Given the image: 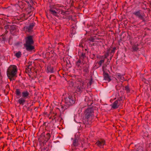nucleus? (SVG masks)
<instances>
[{"mask_svg":"<svg viewBox=\"0 0 151 151\" xmlns=\"http://www.w3.org/2000/svg\"><path fill=\"white\" fill-rule=\"evenodd\" d=\"M17 67L15 65H10L7 69V75L11 81L14 80L17 77Z\"/></svg>","mask_w":151,"mask_h":151,"instance_id":"obj_1","label":"nucleus"},{"mask_svg":"<svg viewBox=\"0 0 151 151\" xmlns=\"http://www.w3.org/2000/svg\"><path fill=\"white\" fill-rule=\"evenodd\" d=\"M26 43L24 44V46L26 50L28 51H31L34 49V47L32 45L34 42L33 40V37L32 36H29L26 39Z\"/></svg>","mask_w":151,"mask_h":151,"instance_id":"obj_2","label":"nucleus"},{"mask_svg":"<svg viewBox=\"0 0 151 151\" xmlns=\"http://www.w3.org/2000/svg\"><path fill=\"white\" fill-rule=\"evenodd\" d=\"M75 98L72 96H69L65 99V105L67 107L72 106L75 103Z\"/></svg>","mask_w":151,"mask_h":151,"instance_id":"obj_3","label":"nucleus"},{"mask_svg":"<svg viewBox=\"0 0 151 151\" xmlns=\"http://www.w3.org/2000/svg\"><path fill=\"white\" fill-rule=\"evenodd\" d=\"M93 113V109L92 108H88L85 111V117L87 119H88L90 117L92 116Z\"/></svg>","mask_w":151,"mask_h":151,"instance_id":"obj_4","label":"nucleus"},{"mask_svg":"<svg viewBox=\"0 0 151 151\" xmlns=\"http://www.w3.org/2000/svg\"><path fill=\"white\" fill-rule=\"evenodd\" d=\"M122 100L121 98L118 99L112 104V107L114 109L118 108L121 104L120 102Z\"/></svg>","mask_w":151,"mask_h":151,"instance_id":"obj_5","label":"nucleus"},{"mask_svg":"<svg viewBox=\"0 0 151 151\" xmlns=\"http://www.w3.org/2000/svg\"><path fill=\"white\" fill-rule=\"evenodd\" d=\"M133 14L135 15L138 18L142 20L143 21L145 22V20L144 19L143 17L140 14L139 11H138L134 12Z\"/></svg>","mask_w":151,"mask_h":151,"instance_id":"obj_6","label":"nucleus"},{"mask_svg":"<svg viewBox=\"0 0 151 151\" xmlns=\"http://www.w3.org/2000/svg\"><path fill=\"white\" fill-rule=\"evenodd\" d=\"M41 137L43 139V143L45 144L50 139V135L49 133H47V134L46 136L45 137L44 134H42Z\"/></svg>","mask_w":151,"mask_h":151,"instance_id":"obj_7","label":"nucleus"},{"mask_svg":"<svg viewBox=\"0 0 151 151\" xmlns=\"http://www.w3.org/2000/svg\"><path fill=\"white\" fill-rule=\"evenodd\" d=\"M105 141L104 140L101 139L98 141L96 143V144L99 147L101 148L105 144Z\"/></svg>","mask_w":151,"mask_h":151,"instance_id":"obj_8","label":"nucleus"},{"mask_svg":"<svg viewBox=\"0 0 151 151\" xmlns=\"http://www.w3.org/2000/svg\"><path fill=\"white\" fill-rule=\"evenodd\" d=\"M103 74L104 77V79L106 81L108 82H109L111 81V79L109 78L108 74L106 73L105 71L103 72Z\"/></svg>","mask_w":151,"mask_h":151,"instance_id":"obj_9","label":"nucleus"},{"mask_svg":"<svg viewBox=\"0 0 151 151\" xmlns=\"http://www.w3.org/2000/svg\"><path fill=\"white\" fill-rule=\"evenodd\" d=\"M22 97L24 99H26L28 98L29 95V93L27 91H24L22 93Z\"/></svg>","mask_w":151,"mask_h":151,"instance_id":"obj_10","label":"nucleus"},{"mask_svg":"<svg viewBox=\"0 0 151 151\" xmlns=\"http://www.w3.org/2000/svg\"><path fill=\"white\" fill-rule=\"evenodd\" d=\"M47 72L51 73H53L54 72V70L53 67L50 65L48 66L47 68Z\"/></svg>","mask_w":151,"mask_h":151,"instance_id":"obj_11","label":"nucleus"},{"mask_svg":"<svg viewBox=\"0 0 151 151\" xmlns=\"http://www.w3.org/2000/svg\"><path fill=\"white\" fill-rule=\"evenodd\" d=\"M25 101V100L23 98H21L19 99L18 100V102L20 104L22 105H23Z\"/></svg>","mask_w":151,"mask_h":151,"instance_id":"obj_12","label":"nucleus"},{"mask_svg":"<svg viewBox=\"0 0 151 151\" xmlns=\"http://www.w3.org/2000/svg\"><path fill=\"white\" fill-rule=\"evenodd\" d=\"M50 11L53 15L56 16H57V12L55 10H54L52 9H50Z\"/></svg>","mask_w":151,"mask_h":151,"instance_id":"obj_13","label":"nucleus"},{"mask_svg":"<svg viewBox=\"0 0 151 151\" xmlns=\"http://www.w3.org/2000/svg\"><path fill=\"white\" fill-rule=\"evenodd\" d=\"M15 92L17 96H19L18 98H19L20 96L21 92L19 89H17L16 90Z\"/></svg>","mask_w":151,"mask_h":151,"instance_id":"obj_14","label":"nucleus"},{"mask_svg":"<svg viewBox=\"0 0 151 151\" xmlns=\"http://www.w3.org/2000/svg\"><path fill=\"white\" fill-rule=\"evenodd\" d=\"M84 88L83 85H82V86H78L77 87V91L79 92H81L82 91V90Z\"/></svg>","mask_w":151,"mask_h":151,"instance_id":"obj_15","label":"nucleus"},{"mask_svg":"<svg viewBox=\"0 0 151 151\" xmlns=\"http://www.w3.org/2000/svg\"><path fill=\"white\" fill-rule=\"evenodd\" d=\"M34 26V24H31L28 28V30L29 32H31L33 27Z\"/></svg>","mask_w":151,"mask_h":151,"instance_id":"obj_16","label":"nucleus"},{"mask_svg":"<svg viewBox=\"0 0 151 151\" xmlns=\"http://www.w3.org/2000/svg\"><path fill=\"white\" fill-rule=\"evenodd\" d=\"M21 52L20 51H19L15 54V55L17 58H20L21 55Z\"/></svg>","mask_w":151,"mask_h":151,"instance_id":"obj_17","label":"nucleus"},{"mask_svg":"<svg viewBox=\"0 0 151 151\" xmlns=\"http://www.w3.org/2000/svg\"><path fill=\"white\" fill-rule=\"evenodd\" d=\"M77 142H78V140L76 139H74L73 142V144L74 146H77Z\"/></svg>","mask_w":151,"mask_h":151,"instance_id":"obj_18","label":"nucleus"},{"mask_svg":"<svg viewBox=\"0 0 151 151\" xmlns=\"http://www.w3.org/2000/svg\"><path fill=\"white\" fill-rule=\"evenodd\" d=\"M86 57L85 54L83 53H82L81 55L80 56V58L81 59H83Z\"/></svg>","mask_w":151,"mask_h":151,"instance_id":"obj_19","label":"nucleus"},{"mask_svg":"<svg viewBox=\"0 0 151 151\" xmlns=\"http://www.w3.org/2000/svg\"><path fill=\"white\" fill-rule=\"evenodd\" d=\"M132 49L135 51H137L138 50V48L136 45H134L132 47Z\"/></svg>","mask_w":151,"mask_h":151,"instance_id":"obj_20","label":"nucleus"},{"mask_svg":"<svg viewBox=\"0 0 151 151\" xmlns=\"http://www.w3.org/2000/svg\"><path fill=\"white\" fill-rule=\"evenodd\" d=\"M125 89L127 91V92H129L130 91L129 88L128 86H126L125 87Z\"/></svg>","mask_w":151,"mask_h":151,"instance_id":"obj_21","label":"nucleus"},{"mask_svg":"<svg viewBox=\"0 0 151 151\" xmlns=\"http://www.w3.org/2000/svg\"><path fill=\"white\" fill-rule=\"evenodd\" d=\"M15 27L14 26H12L10 27V31H13L15 29Z\"/></svg>","mask_w":151,"mask_h":151,"instance_id":"obj_22","label":"nucleus"},{"mask_svg":"<svg viewBox=\"0 0 151 151\" xmlns=\"http://www.w3.org/2000/svg\"><path fill=\"white\" fill-rule=\"evenodd\" d=\"M104 62V60H101L99 62L98 64L100 66L101 65L102 63H103Z\"/></svg>","mask_w":151,"mask_h":151,"instance_id":"obj_23","label":"nucleus"},{"mask_svg":"<svg viewBox=\"0 0 151 151\" xmlns=\"http://www.w3.org/2000/svg\"><path fill=\"white\" fill-rule=\"evenodd\" d=\"M81 61L80 60H79L77 62H76V65L78 66H80V63H81Z\"/></svg>","mask_w":151,"mask_h":151,"instance_id":"obj_24","label":"nucleus"},{"mask_svg":"<svg viewBox=\"0 0 151 151\" xmlns=\"http://www.w3.org/2000/svg\"><path fill=\"white\" fill-rule=\"evenodd\" d=\"M117 76L119 78H120L121 79H122L124 78L123 77L120 75V74L118 73L117 74Z\"/></svg>","mask_w":151,"mask_h":151,"instance_id":"obj_25","label":"nucleus"},{"mask_svg":"<svg viewBox=\"0 0 151 151\" xmlns=\"http://www.w3.org/2000/svg\"><path fill=\"white\" fill-rule=\"evenodd\" d=\"M9 26H10L9 25H6L5 26L4 28L6 30H7L9 29Z\"/></svg>","mask_w":151,"mask_h":151,"instance_id":"obj_26","label":"nucleus"},{"mask_svg":"<svg viewBox=\"0 0 151 151\" xmlns=\"http://www.w3.org/2000/svg\"><path fill=\"white\" fill-rule=\"evenodd\" d=\"M115 48H114L112 50H111V53H114L115 52Z\"/></svg>","mask_w":151,"mask_h":151,"instance_id":"obj_27","label":"nucleus"},{"mask_svg":"<svg viewBox=\"0 0 151 151\" xmlns=\"http://www.w3.org/2000/svg\"><path fill=\"white\" fill-rule=\"evenodd\" d=\"M89 40L90 41H91L92 42H94V39L93 37H91V38L89 39Z\"/></svg>","mask_w":151,"mask_h":151,"instance_id":"obj_28","label":"nucleus"},{"mask_svg":"<svg viewBox=\"0 0 151 151\" xmlns=\"http://www.w3.org/2000/svg\"><path fill=\"white\" fill-rule=\"evenodd\" d=\"M84 71L86 73L88 71V69L87 68H86L84 69Z\"/></svg>","mask_w":151,"mask_h":151,"instance_id":"obj_29","label":"nucleus"},{"mask_svg":"<svg viewBox=\"0 0 151 151\" xmlns=\"http://www.w3.org/2000/svg\"><path fill=\"white\" fill-rule=\"evenodd\" d=\"M79 46L81 47H83V46L82 44H80L79 45Z\"/></svg>","mask_w":151,"mask_h":151,"instance_id":"obj_30","label":"nucleus"},{"mask_svg":"<svg viewBox=\"0 0 151 151\" xmlns=\"http://www.w3.org/2000/svg\"><path fill=\"white\" fill-rule=\"evenodd\" d=\"M74 121H75V122H77V123H79V122H77V121H76V117H74Z\"/></svg>","mask_w":151,"mask_h":151,"instance_id":"obj_31","label":"nucleus"},{"mask_svg":"<svg viewBox=\"0 0 151 151\" xmlns=\"http://www.w3.org/2000/svg\"><path fill=\"white\" fill-rule=\"evenodd\" d=\"M64 12H63L62 11L61 12V14H64Z\"/></svg>","mask_w":151,"mask_h":151,"instance_id":"obj_32","label":"nucleus"},{"mask_svg":"<svg viewBox=\"0 0 151 151\" xmlns=\"http://www.w3.org/2000/svg\"><path fill=\"white\" fill-rule=\"evenodd\" d=\"M137 151H143L142 150L139 151V149H137Z\"/></svg>","mask_w":151,"mask_h":151,"instance_id":"obj_33","label":"nucleus"},{"mask_svg":"<svg viewBox=\"0 0 151 151\" xmlns=\"http://www.w3.org/2000/svg\"><path fill=\"white\" fill-rule=\"evenodd\" d=\"M91 82H90V83H89V84L90 85H91Z\"/></svg>","mask_w":151,"mask_h":151,"instance_id":"obj_34","label":"nucleus"},{"mask_svg":"<svg viewBox=\"0 0 151 151\" xmlns=\"http://www.w3.org/2000/svg\"><path fill=\"white\" fill-rule=\"evenodd\" d=\"M139 149H142V147H139Z\"/></svg>","mask_w":151,"mask_h":151,"instance_id":"obj_35","label":"nucleus"},{"mask_svg":"<svg viewBox=\"0 0 151 151\" xmlns=\"http://www.w3.org/2000/svg\"><path fill=\"white\" fill-rule=\"evenodd\" d=\"M6 32L7 33V32H8V31H7V30H6V32Z\"/></svg>","mask_w":151,"mask_h":151,"instance_id":"obj_36","label":"nucleus"},{"mask_svg":"<svg viewBox=\"0 0 151 151\" xmlns=\"http://www.w3.org/2000/svg\"><path fill=\"white\" fill-rule=\"evenodd\" d=\"M92 45H94V44L93 43V44H92Z\"/></svg>","mask_w":151,"mask_h":151,"instance_id":"obj_37","label":"nucleus"},{"mask_svg":"<svg viewBox=\"0 0 151 151\" xmlns=\"http://www.w3.org/2000/svg\"><path fill=\"white\" fill-rule=\"evenodd\" d=\"M109 55V54H107V56H108Z\"/></svg>","mask_w":151,"mask_h":151,"instance_id":"obj_38","label":"nucleus"}]
</instances>
